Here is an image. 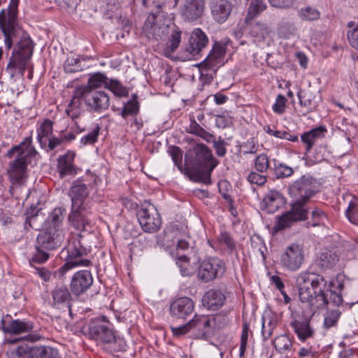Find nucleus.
I'll list each match as a JSON object with an SVG mask.
<instances>
[{"instance_id": "1", "label": "nucleus", "mask_w": 358, "mask_h": 358, "mask_svg": "<svg viewBox=\"0 0 358 358\" xmlns=\"http://www.w3.org/2000/svg\"><path fill=\"white\" fill-rule=\"evenodd\" d=\"M345 280L344 274L338 273L327 282L323 275L310 270L301 272L297 275L296 282L299 299L310 309V316L328 304L326 289L341 292Z\"/></svg>"}, {"instance_id": "2", "label": "nucleus", "mask_w": 358, "mask_h": 358, "mask_svg": "<svg viewBox=\"0 0 358 358\" xmlns=\"http://www.w3.org/2000/svg\"><path fill=\"white\" fill-rule=\"evenodd\" d=\"M37 153L31 145V138H26L19 145L12 147L7 151L6 157L14 159L9 162L7 170L11 182L10 192L25 184L27 179L28 165L31 158Z\"/></svg>"}, {"instance_id": "3", "label": "nucleus", "mask_w": 358, "mask_h": 358, "mask_svg": "<svg viewBox=\"0 0 358 358\" xmlns=\"http://www.w3.org/2000/svg\"><path fill=\"white\" fill-rule=\"evenodd\" d=\"M191 157L192 167L185 168V174L193 182L210 184L211 173L218 164L211 150L206 145L198 143L194 145Z\"/></svg>"}, {"instance_id": "4", "label": "nucleus", "mask_w": 358, "mask_h": 358, "mask_svg": "<svg viewBox=\"0 0 358 358\" xmlns=\"http://www.w3.org/2000/svg\"><path fill=\"white\" fill-rule=\"evenodd\" d=\"M34 51L33 42L27 33H22L16 48L13 50L12 55L6 66V71L11 78L17 73L23 76L28 66Z\"/></svg>"}, {"instance_id": "5", "label": "nucleus", "mask_w": 358, "mask_h": 358, "mask_svg": "<svg viewBox=\"0 0 358 358\" xmlns=\"http://www.w3.org/2000/svg\"><path fill=\"white\" fill-rule=\"evenodd\" d=\"M229 322V318L221 314L214 317L195 315L190 320V326L194 337L207 338L213 334L215 329L222 328Z\"/></svg>"}, {"instance_id": "6", "label": "nucleus", "mask_w": 358, "mask_h": 358, "mask_svg": "<svg viewBox=\"0 0 358 358\" xmlns=\"http://www.w3.org/2000/svg\"><path fill=\"white\" fill-rule=\"evenodd\" d=\"M289 191L294 199L293 204L301 208H306V204L320 191V185L313 178L303 176L291 185Z\"/></svg>"}, {"instance_id": "7", "label": "nucleus", "mask_w": 358, "mask_h": 358, "mask_svg": "<svg viewBox=\"0 0 358 358\" xmlns=\"http://www.w3.org/2000/svg\"><path fill=\"white\" fill-rule=\"evenodd\" d=\"M66 251L68 254L66 262L59 269V272L62 275L76 267L88 266L91 264L90 260L82 258L89 251L82 243V236H80L73 238L66 247Z\"/></svg>"}, {"instance_id": "8", "label": "nucleus", "mask_w": 358, "mask_h": 358, "mask_svg": "<svg viewBox=\"0 0 358 358\" xmlns=\"http://www.w3.org/2000/svg\"><path fill=\"white\" fill-rule=\"evenodd\" d=\"M305 252L302 245L292 243L281 252L279 265L284 271L295 272L303 265Z\"/></svg>"}, {"instance_id": "9", "label": "nucleus", "mask_w": 358, "mask_h": 358, "mask_svg": "<svg viewBox=\"0 0 358 358\" xmlns=\"http://www.w3.org/2000/svg\"><path fill=\"white\" fill-rule=\"evenodd\" d=\"M2 324V331L5 334H12V335H19L22 334H29L23 337V338L30 341H36L40 339V336L38 334H31L30 332L33 331L34 329V324L32 322L27 320H13L10 322H9L7 325L4 324V320H1ZM22 338H14V339H6L4 343L14 345L21 341Z\"/></svg>"}, {"instance_id": "10", "label": "nucleus", "mask_w": 358, "mask_h": 358, "mask_svg": "<svg viewBox=\"0 0 358 358\" xmlns=\"http://www.w3.org/2000/svg\"><path fill=\"white\" fill-rule=\"evenodd\" d=\"M17 6H9L7 10L0 12V29L3 32L6 48L9 50L13 45V38L19 34L16 22Z\"/></svg>"}, {"instance_id": "11", "label": "nucleus", "mask_w": 358, "mask_h": 358, "mask_svg": "<svg viewBox=\"0 0 358 358\" xmlns=\"http://www.w3.org/2000/svg\"><path fill=\"white\" fill-rule=\"evenodd\" d=\"M137 217L143 230L148 233H155L161 227L162 220L155 206L145 202L137 213Z\"/></svg>"}, {"instance_id": "12", "label": "nucleus", "mask_w": 358, "mask_h": 358, "mask_svg": "<svg viewBox=\"0 0 358 358\" xmlns=\"http://www.w3.org/2000/svg\"><path fill=\"white\" fill-rule=\"evenodd\" d=\"M225 272V264L219 258L210 257L205 259L200 264L197 278L199 280L208 282L222 277Z\"/></svg>"}, {"instance_id": "13", "label": "nucleus", "mask_w": 358, "mask_h": 358, "mask_svg": "<svg viewBox=\"0 0 358 358\" xmlns=\"http://www.w3.org/2000/svg\"><path fill=\"white\" fill-rule=\"evenodd\" d=\"M308 209L301 208L294 204H292L291 209L279 216L278 220L275 223L273 231L274 233H278L286 228L291 227L294 223L305 220L308 217Z\"/></svg>"}, {"instance_id": "14", "label": "nucleus", "mask_w": 358, "mask_h": 358, "mask_svg": "<svg viewBox=\"0 0 358 358\" xmlns=\"http://www.w3.org/2000/svg\"><path fill=\"white\" fill-rule=\"evenodd\" d=\"M102 320L96 319L88 326V333L92 338L103 343H112L116 341L115 336L109 323H103L105 317Z\"/></svg>"}, {"instance_id": "15", "label": "nucleus", "mask_w": 358, "mask_h": 358, "mask_svg": "<svg viewBox=\"0 0 358 358\" xmlns=\"http://www.w3.org/2000/svg\"><path fill=\"white\" fill-rule=\"evenodd\" d=\"M225 53V46L220 43H215L207 57L200 64L201 76L206 75L208 80H213V76L208 73H205L204 71L208 70L215 71L217 67L221 64Z\"/></svg>"}, {"instance_id": "16", "label": "nucleus", "mask_w": 358, "mask_h": 358, "mask_svg": "<svg viewBox=\"0 0 358 358\" xmlns=\"http://www.w3.org/2000/svg\"><path fill=\"white\" fill-rule=\"evenodd\" d=\"M85 105L93 112L102 113L110 106V98L103 91H86Z\"/></svg>"}, {"instance_id": "17", "label": "nucleus", "mask_w": 358, "mask_h": 358, "mask_svg": "<svg viewBox=\"0 0 358 358\" xmlns=\"http://www.w3.org/2000/svg\"><path fill=\"white\" fill-rule=\"evenodd\" d=\"M204 7V0H181L180 13L185 20L192 22L203 15Z\"/></svg>"}, {"instance_id": "18", "label": "nucleus", "mask_w": 358, "mask_h": 358, "mask_svg": "<svg viewBox=\"0 0 358 358\" xmlns=\"http://www.w3.org/2000/svg\"><path fill=\"white\" fill-rule=\"evenodd\" d=\"M64 236L59 229L50 227L47 231L41 232L37 237V245L39 248L52 250L60 245Z\"/></svg>"}, {"instance_id": "19", "label": "nucleus", "mask_w": 358, "mask_h": 358, "mask_svg": "<svg viewBox=\"0 0 358 358\" xmlns=\"http://www.w3.org/2000/svg\"><path fill=\"white\" fill-rule=\"evenodd\" d=\"M93 278L87 270L76 272L72 277L70 287L72 293L79 296L85 293L92 285Z\"/></svg>"}, {"instance_id": "20", "label": "nucleus", "mask_w": 358, "mask_h": 358, "mask_svg": "<svg viewBox=\"0 0 358 358\" xmlns=\"http://www.w3.org/2000/svg\"><path fill=\"white\" fill-rule=\"evenodd\" d=\"M208 43V37L200 28L193 30L186 46V51L192 56L195 57L200 55Z\"/></svg>"}, {"instance_id": "21", "label": "nucleus", "mask_w": 358, "mask_h": 358, "mask_svg": "<svg viewBox=\"0 0 358 358\" xmlns=\"http://www.w3.org/2000/svg\"><path fill=\"white\" fill-rule=\"evenodd\" d=\"M194 308V302L190 298L180 297L174 300L171 303L169 310L172 317L185 318L192 313Z\"/></svg>"}, {"instance_id": "22", "label": "nucleus", "mask_w": 358, "mask_h": 358, "mask_svg": "<svg viewBox=\"0 0 358 358\" xmlns=\"http://www.w3.org/2000/svg\"><path fill=\"white\" fill-rule=\"evenodd\" d=\"M71 199V208L80 209L86 207L85 199L89 196V189L87 185L81 182H75L69 191Z\"/></svg>"}, {"instance_id": "23", "label": "nucleus", "mask_w": 358, "mask_h": 358, "mask_svg": "<svg viewBox=\"0 0 358 358\" xmlns=\"http://www.w3.org/2000/svg\"><path fill=\"white\" fill-rule=\"evenodd\" d=\"M210 8L214 20L218 23H223L231 14L232 4L228 0H210Z\"/></svg>"}, {"instance_id": "24", "label": "nucleus", "mask_w": 358, "mask_h": 358, "mask_svg": "<svg viewBox=\"0 0 358 358\" xmlns=\"http://www.w3.org/2000/svg\"><path fill=\"white\" fill-rule=\"evenodd\" d=\"M226 301L225 294L219 289H211L207 291L202 298L205 308L210 310L220 309Z\"/></svg>"}, {"instance_id": "25", "label": "nucleus", "mask_w": 358, "mask_h": 358, "mask_svg": "<svg viewBox=\"0 0 358 358\" xmlns=\"http://www.w3.org/2000/svg\"><path fill=\"white\" fill-rule=\"evenodd\" d=\"M90 212L87 207L80 209H72L71 213L69 215V220L72 225L79 231L87 230V227L90 225L89 215Z\"/></svg>"}, {"instance_id": "26", "label": "nucleus", "mask_w": 358, "mask_h": 358, "mask_svg": "<svg viewBox=\"0 0 358 358\" xmlns=\"http://www.w3.org/2000/svg\"><path fill=\"white\" fill-rule=\"evenodd\" d=\"M74 157L75 153L71 151L59 157L57 169L61 178L76 174V170L73 164Z\"/></svg>"}, {"instance_id": "27", "label": "nucleus", "mask_w": 358, "mask_h": 358, "mask_svg": "<svg viewBox=\"0 0 358 358\" xmlns=\"http://www.w3.org/2000/svg\"><path fill=\"white\" fill-rule=\"evenodd\" d=\"M290 325L298 338L302 342L312 338L315 334L314 329L310 327V322L306 320L301 321L294 320L291 322Z\"/></svg>"}, {"instance_id": "28", "label": "nucleus", "mask_w": 358, "mask_h": 358, "mask_svg": "<svg viewBox=\"0 0 358 358\" xmlns=\"http://www.w3.org/2000/svg\"><path fill=\"white\" fill-rule=\"evenodd\" d=\"M283 203V196L276 190H270L262 201L265 210L269 213H275Z\"/></svg>"}, {"instance_id": "29", "label": "nucleus", "mask_w": 358, "mask_h": 358, "mask_svg": "<svg viewBox=\"0 0 358 358\" xmlns=\"http://www.w3.org/2000/svg\"><path fill=\"white\" fill-rule=\"evenodd\" d=\"M52 298L54 306L58 308L69 306L71 294L65 286H57L52 291Z\"/></svg>"}, {"instance_id": "30", "label": "nucleus", "mask_w": 358, "mask_h": 358, "mask_svg": "<svg viewBox=\"0 0 358 358\" xmlns=\"http://www.w3.org/2000/svg\"><path fill=\"white\" fill-rule=\"evenodd\" d=\"M297 96L300 105L306 108L308 111H313L316 108L318 99L311 89L300 90L297 93Z\"/></svg>"}, {"instance_id": "31", "label": "nucleus", "mask_w": 358, "mask_h": 358, "mask_svg": "<svg viewBox=\"0 0 358 358\" xmlns=\"http://www.w3.org/2000/svg\"><path fill=\"white\" fill-rule=\"evenodd\" d=\"M327 130L324 127H318L303 133L301 136V139L306 145V151H309L317 140L323 138Z\"/></svg>"}, {"instance_id": "32", "label": "nucleus", "mask_w": 358, "mask_h": 358, "mask_svg": "<svg viewBox=\"0 0 358 358\" xmlns=\"http://www.w3.org/2000/svg\"><path fill=\"white\" fill-rule=\"evenodd\" d=\"M108 83H109V78L104 73L96 72L90 74L86 86L81 87L85 91H98L97 89L101 87L106 89Z\"/></svg>"}, {"instance_id": "33", "label": "nucleus", "mask_w": 358, "mask_h": 358, "mask_svg": "<svg viewBox=\"0 0 358 358\" xmlns=\"http://www.w3.org/2000/svg\"><path fill=\"white\" fill-rule=\"evenodd\" d=\"M338 256L330 250L322 252L316 259V264L322 270L333 268L338 262Z\"/></svg>"}, {"instance_id": "34", "label": "nucleus", "mask_w": 358, "mask_h": 358, "mask_svg": "<svg viewBox=\"0 0 358 358\" xmlns=\"http://www.w3.org/2000/svg\"><path fill=\"white\" fill-rule=\"evenodd\" d=\"M271 29L266 24L257 22L250 27V35L255 41H263L271 35Z\"/></svg>"}, {"instance_id": "35", "label": "nucleus", "mask_w": 358, "mask_h": 358, "mask_svg": "<svg viewBox=\"0 0 358 358\" xmlns=\"http://www.w3.org/2000/svg\"><path fill=\"white\" fill-rule=\"evenodd\" d=\"M52 122L48 119L45 120L37 129V140L42 148H46L47 139L52 134Z\"/></svg>"}, {"instance_id": "36", "label": "nucleus", "mask_w": 358, "mask_h": 358, "mask_svg": "<svg viewBox=\"0 0 358 358\" xmlns=\"http://www.w3.org/2000/svg\"><path fill=\"white\" fill-rule=\"evenodd\" d=\"M31 358H60L58 350L49 346H38L31 348Z\"/></svg>"}, {"instance_id": "37", "label": "nucleus", "mask_w": 358, "mask_h": 358, "mask_svg": "<svg viewBox=\"0 0 358 358\" xmlns=\"http://www.w3.org/2000/svg\"><path fill=\"white\" fill-rule=\"evenodd\" d=\"M266 8V4L264 0H251L245 17V22L249 24L250 20L257 17Z\"/></svg>"}, {"instance_id": "38", "label": "nucleus", "mask_w": 358, "mask_h": 358, "mask_svg": "<svg viewBox=\"0 0 358 358\" xmlns=\"http://www.w3.org/2000/svg\"><path fill=\"white\" fill-rule=\"evenodd\" d=\"M170 30L171 27L165 24H158L153 22L148 31V37L151 36L157 41L162 40L169 34Z\"/></svg>"}, {"instance_id": "39", "label": "nucleus", "mask_w": 358, "mask_h": 358, "mask_svg": "<svg viewBox=\"0 0 358 358\" xmlns=\"http://www.w3.org/2000/svg\"><path fill=\"white\" fill-rule=\"evenodd\" d=\"M31 349L26 344L11 346L7 351L8 358H29Z\"/></svg>"}, {"instance_id": "40", "label": "nucleus", "mask_w": 358, "mask_h": 358, "mask_svg": "<svg viewBox=\"0 0 358 358\" xmlns=\"http://www.w3.org/2000/svg\"><path fill=\"white\" fill-rule=\"evenodd\" d=\"M277 324V320L271 316L262 317V335L264 341L268 340L272 336Z\"/></svg>"}, {"instance_id": "41", "label": "nucleus", "mask_w": 358, "mask_h": 358, "mask_svg": "<svg viewBox=\"0 0 358 358\" xmlns=\"http://www.w3.org/2000/svg\"><path fill=\"white\" fill-rule=\"evenodd\" d=\"M345 215L352 224L358 225V198L353 197L350 201Z\"/></svg>"}, {"instance_id": "42", "label": "nucleus", "mask_w": 358, "mask_h": 358, "mask_svg": "<svg viewBox=\"0 0 358 358\" xmlns=\"http://www.w3.org/2000/svg\"><path fill=\"white\" fill-rule=\"evenodd\" d=\"M273 345L277 351L280 353H283L291 350L292 343L287 336L280 335L275 338L273 341Z\"/></svg>"}, {"instance_id": "43", "label": "nucleus", "mask_w": 358, "mask_h": 358, "mask_svg": "<svg viewBox=\"0 0 358 358\" xmlns=\"http://www.w3.org/2000/svg\"><path fill=\"white\" fill-rule=\"evenodd\" d=\"M298 15L303 20L312 21L319 19L320 13L315 8L306 6L299 10Z\"/></svg>"}, {"instance_id": "44", "label": "nucleus", "mask_w": 358, "mask_h": 358, "mask_svg": "<svg viewBox=\"0 0 358 358\" xmlns=\"http://www.w3.org/2000/svg\"><path fill=\"white\" fill-rule=\"evenodd\" d=\"M106 89L110 90L117 96H128L127 89L115 79H109V83H108Z\"/></svg>"}, {"instance_id": "45", "label": "nucleus", "mask_w": 358, "mask_h": 358, "mask_svg": "<svg viewBox=\"0 0 358 358\" xmlns=\"http://www.w3.org/2000/svg\"><path fill=\"white\" fill-rule=\"evenodd\" d=\"M85 90L83 89L81 86L77 87L73 92L72 99L68 106L73 108H81L83 104V99H84L85 101Z\"/></svg>"}, {"instance_id": "46", "label": "nucleus", "mask_w": 358, "mask_h": 358, "mask_svg": "<svg viewBox=\"0 0 358 358\" xmlns=\"http://www.w3.org/2000/svg\"><path fill=\"white\" fill-rule=\"evenodd\" d=\"M65 209L64 208H55L51 213L49 219L50 224L53 225L52 229H59V224L64 220L65 216Z\"/></svg>"}, {"instance_id": "47", "label": "nucleus", "mask_w": 358, "mask_h": 358, "mask_svg": "<svg viewBox=\"0 0 358 358\" xmlns=\"http://www.w3.org/2000/svg\"><path fill=\"white\" fill-rule=\"evenodd\" d=\"M64 69L66 73H75L82 69L80 61L74 56L68 57L64 64Z\"/></svg>"}, {"instance_id": "48", "label": "nucleus", "mask_w": 358, "mask_h": 358, "mask_svg": "<svg viewBox=\"0 0 358 358\" xmlns=\"http://www.w3.org/2000/svg\"><path fill=\"white\" fill-rule=\"evenodd\" d=\"M171 30L170 45L168 47V50L169 52H173L178 48L180 43L181 31L175 25L172 28L171 27Z\"/></svg>"}, {"instance_id": "49", "label": "nucleus", "mask_w": 358, "mask_h": 358, "mask_svg": "<svg viewBox=\"0 0 358 358\" xmlns=\"http://www.w3.org/2000/svg\"><path fill=\"white\" fill-rule=\"evenodd\" d=\"M341 315V312L338 309L329 311L324 317V327L326 329L335 327L337 324Z\"/></svg>"}, {"instance_id": "50", "label": "nucleus", "mask_w": 358, "mask_h": 358, "mask_svg": "<svg viewBox=\"0 0 358 358\" xmlns=\"http://www.w3.org/2000/svg\"><path fill=\"white\" fill-rule=\"evenodd\" d=\"M138 111V103L135 99L129 101L124 105V107L120 110V115L126 118L129 115H135Z\"/></svg>"}, {"instance_id": "51", "label": "nucleus", "mask_w": 358, "mask_h": 358, "mask_svg": "<svg viewBox=\"0 0 358 358\" xmlns=\"http://www.w3.org/2000/svg\"><path fill=\"white\" fill-rule=\"evenodd\" d=\"M269 167V159L267 155L264 154L259 155L255 159V168L261 173H264Z\"/></svg>"}, {"instance_id": "52", "label": "nucleus", "mask_w": 358, "mask_h": 358, "mask_svg": "<svg viewBox=\"0 0 358 358\" xmlns=\"http://www.w3.org/2000/svg\"><path fill=\"white\" fill-rule=\"evenodd\" d=\"M99 131L100 127L96 124L94 129L81 138L80 144L83 146L87 145H93L97 141Z\"/></svg>"}, {"instance_id": "53", "label": "nucleus", "mask_w": 358, "mask_h": 358, "mask_svg": "<svg viewBox=\"0 0 358 358\" xmlns=\"http://www.w3.org/2000/svg\"><path fill=\"white\" fill-rule=\"evenodd\" d=\"M66 113L73 121H75V125L80 131H83L85 128L81 127L78 120L80 118L81 115L84 113L82 108H73L67 106Z\"/></svg>"}, {"instance_id": "54", "label": "nucleus", "mask_w": 358, "mask_h": 358, "mask_svg": "<svg viewBox=\"0 0 358 358\" xmlns=\"http://www.w3.org/2000/svg\"><path fill=\"white\" fill-rule=\"evenodd\" d=\"M248 333H249V324L247 322H244L243 324V329L241 336V343H240V349H239V357H243L245 355L248 340Z\"/></svg>"}, {"instance_id": "55", "label": "nucleus", "mask_w": 358, "mask_h": 358, "mask_svg": "<svg viewBox=\"0 0 358 358\" xmlns=\"http://www.w3.org/2000/svg\"><path fill=\"white\" fill-rule=\"evenodd\" d=\"M311 218L313 220L312 226L315 227L321 224H324L327 220V215L323 210L319 208H315L311 212Z\"/></svg>"}, {"instance_id": "56", "label": "nucleus", "mask_w": 358, "mask_h": 358, "mask_svg": "<svg viewBox=\"0 0 358 358\" xmlns=\"http://www.w3.org/2000/svg\"><path fill=\"white\" fill-rule=\"evenodd\" d=\"M247 180L252 185L262 186L266 182V177L264 173L251 171L247 176Z\"/></svg>"}, {"instance_id": "57", "label": "nucleus", "mask_w": 358, "mask_h": 358, "mask_svg": "<svg viewBox=\"0 0 358 358\" xmlns=\"http://www.w3.org/2000/svg\"><path fill=\"white\" fill-rule=\"evenodd\" d=\"M286 102V98L282 94H278L276 97L275 102L272 106L273 112L277 114L283 113L285 110Z\"/></svg>"}, {"instance_id": "58", "label": "nucleus", "mask_w": 358, "mask_h": 358, "mask_svg": "<svg viewBox=\"0 0 358 358\" xmlns=\"http://www.w3.org/2000/svg\"><path fill=\"white\" fill-rule=\"evenodd\" d=\"M170 155L176 166L178 169H182V152L178 147H173L170 150Z\"/></svg>"}, {"instance_id": "59", "label": "nucleus", "mask_w": 358, "mask_h": 358, "mask_svg": "<svg viewBox=\"0 0 358 358\" xmlns=\"http://www.w3.org/2000/svg\"><path fill=\"white\" fill-rule=\"evenodd\" d=\"M275 175L278 178H286L293 174V169L290 166L280 164L275 167Z\"/></svg>"}, {"instance_id": "60", "label": "nucleus", "mask_w": 358, "mask_h": 358, "mask_svg": "<svg viewBox=\"0 0 358 358\" xmlns=\"http://www.w3.org/2000/svg\"><path fill=\"white\" fill-rule=\"evenodd\" d=\"M180 259H184L183 262L179 264L180 273L182 276H191L194 273V269L190 268L189 264L187 262V258L185 256H182Z\"/></svg>"}, {"instance_id": "61", "label": "nucleus", "mask_w": 358, "mask_h": 358, "mask_svg": "<svg viewBox=\"0 0 358 358\" xmlns=\"http://www.w3.org/2000/svg\"><path fill=\"white\" fill-rule=\"evenodd\" d=\"M326 292H330L329 298H328V303H332L334 306H339L343 303V297L341 292L333 289H326Z\"/></svg>"}, {"instance_id": "62", "label": "nucleus", "mask_w": 358, "mask_h": 358, "mask_svg": "<svg viewBox=\"0 0 358 358\" xmlns=\"http://www.w3.org/2000/svg\"><path fill=\"white\" fill-rule=\"evenodd\" d=\"M348 38L350 45L358 50V24L348 31Z\"/></svg>"}, {"instance_id": "63", "label": "nucleus", "mask_w": 358, "mask_h": 358, "mask_svg": "<svg viewBox=\"0 0 358 358\" xmlns=\"http://www.w3.org/2000/svg\"><path fill=\"white\" fill-rule=\"evenodd\" d=\"M36 252L33 257V261L38 263H43L47 261L49 258V255L45 252V248H39L38 245L36 246Z\"/></svg>"}, {"instance_id": "64", "label": "nucleus", "mask_w": 358, "mask_h": 358, "mask_svg": "<svg viewBox=\"0 0 358 358\" xmlns=\"http://www.w3.org/2000/svg\"><path fill=\"white\" fill-rule=\"evenodd\" d=\"M213 146L217 156L224 157L226 155V143L224 140L220 138L219 141H213Z\"/></svg>"}]
</instances>
